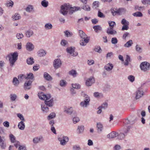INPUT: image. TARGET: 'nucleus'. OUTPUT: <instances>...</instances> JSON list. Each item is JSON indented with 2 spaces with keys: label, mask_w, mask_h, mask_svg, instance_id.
Returning a JSON list of instances; mask_svg holds the SVG:
<instances>
[{
  "label": "nucleus",
  "mask_w": 150,
  "mask_h": 150,
  "mask_svg": "<svg viewBox=\"0 0 150 150\" xmlns=\"http://www.w3.org/2000/svg\"><path fill=\"white\" fill-rule=\"evenodd\" d=\"M18 79L21 80L26 79V76L24 74L20 75L18 76Z\"/></svg>",
  "instance_id": "nucleus-53"
},
{
  "label": "nucleus",
  "mask_w": 150,
  "mask_h": 150,
  "mask_svg": "<svg viewBox=\"0 0 150 150\" xmlns=\"http://www.w3.org/2000/svg\"><path fill=\"white\" fill-rule=\"evenodd\" d=\"M62 64L61 62L59 59H56L54 60L53 66L55 69H57Z\"/></svg>",
  "instance_id": "nucleus-12"
},
{
  "label": "nucleus",
  "mask_w": 150,
  "mask_h": 150,
  "mask_svg": "<svg viewBox=\"0 0 150 150\" xmlns=\"http://www.w3.org/2000/svg\"><path fill=\"white\" fill-rule=\"evenodd\" d=\"M44 77L47 80L49 81L52 79V78L46 72L44 73Z\"/></svg>",
  "instance_id": "nucleus-26"
},
{
  "label": "nucleus",
  "mask_w": 150,
  "mask_h": 150,
  "mask_svg": "<svg viewBox=\"0 0 150 150\" xmlns=\"http://www.w3.org/2000/svg\"><path fill=\"white\" fill-rule=\"evenodd\" d=\"M64 33L65 35L67 37H70L73 35V34L71 32H70L68 30L65 31L64 32Z\"/></svg>",
  "instance_id": "nucleus-47"
},
{
  "label": "nucleus",
  "mask_w": 150,
  "mask_h": 150,
  "mask_svg": "<svg viewBox=\"0 0 150 150\" xmlns=\"http://www.w3.org/2000/svg\"><path fill=\"white\" fill-rule=\"evenodd\" d=\"M99 6V2L95 1L93 2V8L94 9L97 8Z\"/></svg>",
  "instance_id": "nucleus-45"
},
{
  "label": "nucleus",
  "mask_w": 150,
  "mask_h": 150,
  "mask_svg": "<svg viewBox=\"0 0 150 150\" xmlns=\"http://www.w3.org/2000/svg\"><path fill=\"white\" fill-rule=\"evenodd\" d=\"M133 44L132 40H129L124 45V46L126 47H129L132 46Z\"/></svg>",
  "instance_id": "nucleus-29"
},
{
  "label": "nucleus",
  "mask_w": 150,
  "mask_h": 150,
  "mask_svg": "<svg viewBox=\"0 0 150 150\" xmlns=\"http://www.w3.org/2000/svg\"><path fill=\"white\" fill-rule=\"evenodd\" d=\"M64 112H66L69 115H71L73 111V109L72 107L67 108L65 107L64 108Z\"/></svg>",
  "instance_id": "nucleus-16"
},
{
  "label": "nucleus",
  "mask_w": 150,
  "mask_h": 150,
  "mask_svg": "<svg viewBox=\"0 0 150 150\" xmlns=\"http://www.w3.org/2000/svg\"><path fill=\"white\" fill-rule=\"evenodd\" d=\"M46 54V52L44 50L41 49L38 52V55L40 57L45 56Z\"/></svg>",
  "instance_id": "nucleus-21"
},
{
  "label": "nucleus",
  "mask_w": 150,
  "mask_h": 150,
  "mask_svg": "<svg viewBox=\"0 0 150 150\" xmlns=\"http://www.w3.org/2000/svg\"><path fill=\"white\" fill-rule=\"evenodd\" d=\"M81 148L80 146L77 145H75L73 146V150H81Z\"/></svg>",
  "instance_id": "nucleus-58"
},
{
  "label": "nucleus",
  "mask_w": 150,
  "mask_h": 150,
  "mask_svg": "<svg viewBox=\"0 0 150 150\" xmlns=\"http://www.w3.org/2000/svg\"><path fill=\"white\" fill-rule=\"evenodd\" d=\"M136 50L138 52L141 53L142 51V48L140 46L138 45H137L136 46Z\"/></svg>",
  "instance_id": "nucleus-44"
},
{
  "label": "nucleus",
  "mask_w": 150,
  "mask_h": 150,
  "mask_svg": "<svg viewBox=\"0 0 150 150\" xmlns=\"http://www.w3.org/2000/svg\"><path fill=\"white\" fill-rule=\"evenodd\" d=\"M118 135V133L115 132H112L107 135V137L109 138H113Z\"/></svg>",
  "instance_id": "nucleus-17"
},
{
  "label": "nucleus",
  "mask_w": 150,
  "mask_h": 150,
  "mask_svg": "<svg viewBox=\"0 0 150 150\" xmlns=\"http://www.w3.org/2000/svg\"><path fill=\"white\" fill-rule=\"evenodd\" d=\"M111 41L112 44H116L117 43L118 40L116 38L114 37L112 38Z\"/></svg>",
  "instance_id": "nucleus-56"
},
{
  "label": "nucleus",
  "mask_w": 150,
  "mask_h": 150,
  "mask_svg": "<svg viewBox=\"0 0 150 150\" xmlns=\"http://www.w3.org/2000/svg\"><path fill=\"white\" fill-rule=\"evenodd\" d=\"M12 82L13 84L16 86H18L19 83L18 80L16 77H14L13 78Z\"/></svg>",
  "instance_id": "nucleus-35"
},
{
  "label": "nucleus",
  "mask_w": 150,
  "mask_h": 150,
  "mask_svg": "<svg viewBox=\"0 0 150 150\" xmlns=\"http://www.w3.org/2000/svg\"><path fill=\"white\" fill-rule=\"evenodd\" d=\"M94 50L95 51L99 53H100L102 52V50L100 46L96 47L94 49Z\"/></svg>",
  "instance_id": "nucleus-51"
},
{
  "label": "nucleus",
  "mask_w": 150,
  "mask_h": 150,
  "mask_svg": "<svg viewBox=\"0 0 150 150\" xmlns=\"http://www.w3.org/2000/svg\"><path fill=\"white\" fill-rule=\"evenodd\" d=\"M108 104L107 103L105 102L101 106H100V107L102 109H105V108H107L108 107Z\"/></svg>",
  "instance_id": "nucleus-52"
},
{
  "label": "nucleus",
  "mask_w": 150,
  "mask_h": 150,
  "mask_svg": "<svg viewBox=\"0 0 150 150\" xmlns=\"http://www.w3.org/2000/svg\"><path fill=\"white\" fill-rule=\"evenodd\" d=\"M10 98L11 100L12 101H14L17 97L16 95L15 94H11L10 95Z\"/></svg>",
  "instance_id": "nucleus-55"
},
{
  "label": "nucleus",
  "mask_w": 150,
  "mask_h": 150,
  "mask_svg": "<svg viewBox=\"0 0 150 150\" xmlns=\"http://www.w3.org/2000/svg\"><path fill=\"white\" fill-rule=\"evenodd\" d=\"M82 8L86 11H89L91 10V8L90 6L87 5L83 6L82 7Z\"/></svg>",
  "instance_id": "nucleus-42"
},
{
  "label": "nucleus",
  "mask_w": 150,
  "mask_h": 150,
  "mask_svg": "<svg viewBox=\"0 0 150 150\" xmlns=\"http://www.w3.org/2000/svg\"><path fill=\"white\" fill-rule=\"evenodd\" d=\"M18 54L16 52H15L12 54H9L7 56L10 64L11 66H12L15 62L18 59Z\"/></svg>",
  "instance_id": "nucleus-4"
},
{
  "label": "nucleus",
  "mask_w": 150,
  "mask_h": 150,
  "mask_svg": "<svg viewBox=\"0 0 150 150\" xmlns=\"http://www.w3.org/2000/svg\"><path fill=\"white\" fill-rule=\"evenodd\" d=\"M113 67V65L112 64L108 63L105 66L104 68L107 71H109L112 69Z\"/></svg>",
  "instance_id": "nucleus-19"
},
{
  "label": "nucleus",
  "mask_w": 150,
  "mask_h": 150,
  "mask_svg": "<svg viewBox=\"0 0 150 150\" xmlns=\"http://www.w3.org/2000/svg\"><path fill=\"white\" fill-rule=\"evenodd\" d=\"M78 7L71 8L69 4H65L61 6L60 13L65 16L67 14L68 11L69 10V13L72 14L75 11L79 10Z\"/></svg>",
  "instance_id": "nucleus-2"
},
{
  "label": "nucleus",
  "mask_w": 150,
  "mask_h": 150,
  "mask_svg": "<svg viewBox=\"0 0 150 150\" xmlns=\"http://www.w3.org/2000/svg\"><path fill=\"white\" fill-rule=\"evenodd\" d=\"M56 117V114L55 113H51L47 117V119L49 120L54 118Z\"/></svg>",
  "instance_id": "nucleus-37"
},
{
  "label": "nucleus",
  "mask_w": 150,
  "mask_h": 150,
  "mask_svg": "<svg viewBox=\"0 0 150 150\" xmlns=\"http://www.w3.org/2000/svg\"><path fill=\"white\" fill-rule=\"evenodd\" d=\"M72 86L74 88L77 89H79L80 88V86L77 83L72 84Z\"/></svg>",
  "instance_id": "nucleus-54"
},
{
  "label": "nucleus",
  "mask_w": 150,
  "mask_h": 150,
  "mask_svg": "<svg viewBox=\"0 0 150 150\" xmlns=\"http://www.w3.org/2000/svg\"><path fill=\"white\" fill-rule=\"evenodd\" d=\"M17 116L20 119L22 120L21 121H25V119L23 116L20 113H18L17 114Z\"/></svg>",
  "instance_id": "nucleus-48"
},
{
  "label": "nucleus",
  "mask_w": 150,
  "mask_h": 150,
  "mask_svg": "<svg viewBox=\"0 0 150 150\" xmlns=\"http://www.w3.org/2000/svg\"><path fill=\"white\" fill-rule=\"evenodd\" d=\"M108 23L110 27L108 28L113 29L114 26L116 25L115 22L114 21H109Z\"/></svg>",
  "instance_id": "nucleus-38"
},
{
  "label": "nucleus",
  "mask_w": 150,
  "mask_h": 150,
  "mask_svg": "<svg viewBox=\"0 0 150 150\" xmlns=\"http://www.w3.org/2000/svg\"><path fill=\"white\" fill-rule=\"evenodd\" d=\"M25 10L28 12L31 13L34 11V8L33 6L29 5L26 8Z\"/></svg>",
  "instance_id": "nucleus-18"
},
{
  "label": "nucleus",
  "mask_w": 150,
  "mask_h": 150,
  "mask_svg": "<svg viewBox=\"0 0 150 150\" xmlns=\"http://www.w3.org/2000/svg\"><path fill=\"white\" fill-rule=\"evenodd\" d=\"M129 25H123L122 27L121 30L122 31L124 30H127L129 28Z\"/></svg>",
  "instance_id": "nucleus-61"
},
{
  "label": "nucleus",
  "mask_w": 150,
  "mask_h": 150,
  "mask_svg": "<svg viewBox=\"0 0 150 150\" xmlns=\"http://www.w3.org/2000/svg\"><path fill=\"white\" fill-rule=\"evenodd\" d=\"M75 47H67V53H69L70 54H71L72 56L75 57L78 55L77 52H75Z\"/></svg>",
  "instance_id": "nucleus-8"
},
{
  "label": "nucleus",
  "mask_w": 150,
  "mask_h": 150,
  "mask_svg": "<svg viewBox=\"0 0 150 150\" xmlns=\"http://www.w3.org/2000/svg\"><path fill=\"white\" fill-rule=\"evenodd\" d=\"M33 34V30H28L25 33V35L27 37H30Z\"/></svg>",
  "instance_id": "nucleus-28"
},
{
  "label": "nucleus",
  "mask_w": 150,
  "mask_h": 150,
  "mask_svg": "<svg viewBox=\"0 0 150 150\" xmlns=\"http://www.w3.org/2000/svg\"><path fill=\"white\" fill-rule=\"evenodd\" d=\"M16 37L18 39H20L22 38L23 37V35L22 33H18L16 34Z\"/></svg>",
  "instance_id": "nucleus-60"
},
{
  "label": "nucleus",
  "mask_w": 150,
  "mask_h": 150,
  "mask_svg": "<svg viewBox=\"0 0 150 150\" xmlns=\"http://www.w3.org/2000/svg\"><path fill=\"white\" fill-rule=\"evenodd\" d=\"M140 68L142 71H146L150 69V64L146 62H142L140 64Z\"/></svg>",
  "instance_id": "nucleus-5"
},
{
  "label": "nucleus",
  "mask_w": 150,
  "mask_h": 150,
  "mask_svg": "<svg viewBox=\"0 0 150 150\" xmlns=\"http://www.w3.org/2000/svg\"><path fill=\"white\" fill-rule=\"evenodd\" d=\"M79 35L82 39L80 41V45L83 46L86 45L89 41V38L82 30H80L79 31Z\"/></svg>",
  "instance_id": "nucleus-3"
},
{
  "label": "nucleus",
  "mask_w": 150,
  "mask_h": 150,
  "mask_svg": "<svg viewBox=\"0 0 150 150\" xmlns=\"http://www.w3.org/2000/svg\"><path fill=\"white\" fill-rule=\"evenodd\" d=\"M34 78L33 75L32 73H29L27 74L26 76V79H30L29 80L32 81H33V79Z\"/></svg>",
  "instance_id": "nucleus-39"
},
{
  "label": "nucleus",
  "mask_w": 150,
  "mask_h": 150,
  "mask_svg": "<svg viewBox=\"0 0 150 150\" xmlns=\"http://www.w3.org/2000/svg\"><path fill=\"white\" fill-rule=\"evenodd\" d=\"M26 50L29 51H32L34 47L33 45L31 42H28L26 45Z\"/></svg>",
  "instance_id": "nucleus-15"
},
{
  "label": "nucleus",
  "mask_w": 150,
  "mask_h": 150,
  "mask_svg": "<svg viewBox=\"0 0 150 150\" xmlns=\"http://www.w3.org/2000/svg\"><path fill=\"white\" fill-rule=\"evenodd\" d=\"M59 141L60 142V144L62 145H65L68 142L69 139L67 137L63 136L62 137L59 138Z\"/></svg>",
  "instance_id": "nucleus-6"
},
{
  "label": "nucleus",
  "mask_w": 150,
  "mask_h": 150,
  "mask_svg": "<svg viewBox=\"0 0 150 150\" xmlns=\"http://www.w3.org/2000/svg\"><path fill=\"white\" fill-rule=\"evenodd\" d=\"M111 13L112 15L114 16L115 15L116 13H119V11L118 10H117V11L115 10L114 9H111Z\"/></svg>",
  "instance_id": "nucleus-50"
},
{
  "label": "nucleus",
  "mask_w": 150,
  "mask_h": 150,
  "mask_svg": "<svg viewBox=\"0 0 150 150\" xmlns=\"http://www.w3.org/2000/svg\"><path fill=\"white\" fill-rule=\"evenodd\" d=\"M68 44L67 41L65 40H62L61 42V44L62 45L64 46Z\"/></svg>",
  "instance_id": "nucleus-62"
},
{
  "label": "nucleus",
  "mask_w": 150,
  "mask_h": 150,
  "mask_svg": "<svg viewBox=\"0 0 150 150\" xmlns=\"http://www.w3.org/2000/svg\"><path fill=\"white\" fill-rule=\"evenodd\" d=\"M94 96L97 98H102L103 95L102 93H100L98 92H96L94 93Z\"/></svg>",
  "instance_id": "nucleus-36"
},
{
  "label": "nucleus",
  "mask_w": 150,
  "mask_h": 150,
  "mask_svg": "<svg viewBox=\"0 0 150 150\" xmlns=\"http://www.w3.org/2000/svg\"><path fill=\"white\" fill-rule=\"evenodd\" d=\"M84 129L83 126L81 125L79 126L77 130V132L79 133H81L83 132Z\"/></svg>",
  "instance_id": "nucleus-34"
},
{
  "label": "nucleus",
  "mask_w": 150,
  "mask_h": 150,
  "mask_svg": "<svg viewBox=\"0 0 150 150\" xmlns=\"http://www.w3.org/2000/svg\"><path fill=\"white\" fill-rule=\"evenodd\" d=\"M23 122L24 121H21L19 123L18 125V128L21 130H24L25 127V125Z\"/></svg>",
  "instance_id": "nucleus-22"
},
{
  "label": "nucleus",
  "mask_w": 150,
  "mask_h": 150,
  "mask_svg": "<svg viewBox=\"0 0 150 150\" xmlns=\"http://www.w3.org/2000/svg\"><path fill=\"white\" fill-rule=\"evenodd\" d=\"M10 137L12 143H14V146L17 148L19 146L20 144V142L15 140V138L14 136L12 134H11L10 135Z\"/></svg>",
  "instance_id": "nucleus-11"
},
{
  "label": "nucleus",
  "mask_w": 150,
  "mask_h": 150,
  "mask_svg": "<svg viewBox=\"0 0 150 150\" xmlns=\"http://www.w3.org/2000/svg\"><path fill=\"white\" fill-rule=\"evenodd\" d=\"M43 137L42 136L36 137H34L33 140V143L35 144H37L40 142H42L44 141Z\"/></svg>",
  "instance_id": "nucleus-9"
},
{
  "label": "nucleus",
  "mask_w": 150,
  "mask_h": 150,
  "mask_svg": "<svg viewBox=\"0 0 150 150\" xmlns=\"http://www.w3.org/2000/svg\"><path fill=\"white\" fill-rule=\"evenodd\" d=\"M69 74L70 75L74 77H76L77 74L76 71L73 69L70 71L69 72Z\"/></svg>",
  "instance_id": "nucleus-31"
},
{
  "label": "nucleus",
  "mask_w": 150,
  "mask_h": 150,
  "mask_svg": "<svg viewBox=\"0 0 150 150\" xmlns=\"http://www.w3.org/2000/svg\"><path fill=\"white\" fill-rule=\"evenodd\" d=\"M66 81L64 80H61L60 81V85L62 86H64L66 85Z\"/></svg>",
  "instance_id": "nucleus-64"
},
{
  "label": "nucleus",
  "mask_w": 150,
  "mask_h": 150,
  "mask_svg": "<svg viewBox=\"0 0 150 150\" xmlns=\"http://www.w3.org/2000/svg\"><path fill=\"white\" fill-rule=\"evenodd\" d=\"M128 79L131 82H133L135 80V77L134 76L131 75L128 76Z\"/></svg>",
  "instance_id": "nucleus-46"
},
{
  "label": "nucleus",
  "mask_w": 150,
  "mask_h": 150,
  "mask_svg": "<svg viewBox=\"0 0 150 150\" xmlns=\"http://www.w3.org/2000/svg\"><path fill=\"white\" fill-rule=\"evenodd\" d=\"M52 28V24L50 23H46L45 25V28L47 30H49Z\"/></svg>",
  "instance_id": "nucleus-33"
},
{
  "label": "nucleus",
  "mask_w": 150,
  "mask_h": 150,
  "mask_svg": "<svg viewBox=\"0 0 150 150\" xmlns=\"http://www.w3.org/2000/svg\"><path fill=\"white\" fill-rule=\"evenodd\" d=\"M46 105L43 104L41 105V109L44 112H47L49 111V108Z\"/></svg>",
  "instance_id": "nucleus-23"
},
{
  "label": "nucleus",
  "mask_w": 150,
  "mask_h": 150,
  "mask_svg": "<svg viewBox=\"0 0 150 150\" xmlns=\"http://www.w3.org/2000/svg\"><path fill=\"white\" fill-rule=\"evenodd\" d=\"M41 4L43 6L46 7L48 5V2L46 0H43L42 1Z\"/></svg>",
  "instance_id": "nucleus-43"
},
{
  "label": "nucleus",
  "mask_w": 150,
  "mask_h": 150,
  "mask_svg": "<svg viewBox=\"0 0 150 150\" xmlns=\"http://www.w3.org/2000/svg\"><path fill=\"white\" fill-rule=\"evenodd\" d=\"M21 18L20 15L18 13H15L12 17V18L14 20H17L20 19Z\"/></svg>",
  "instance_id": "nucleus-30"
},
{
  "label": "nucleus",
  "mask_w": 150,
  "mask_h": 150,
  "mask_svg": "<svg viewBox=\"0 0 150 150\" xmlns=\"http://www.w3.org/2000/svg\"><path fill=\"white\" fill-rule=\"evenodd\" d=\"M121 23L123 25H129V22L127 21L125 18L122 19L121 21Z\"/></svg>",
  "instance_id": "nucleus-40"
},
{
  "label": "nucleus",
  "mask_w": 150,
  "mask_h": 150,
  "mask_svg": "<svg viewBox=\"0 0 150 150\" xmlns=\"http://www.w3.org/2000/svg\"><path fill=\"white\" fill-rule=\"evenodd\" d=\"M118 138L120 139H123L125 136L124 134L123 133H120L119 135L118 134Z\"/></svg>",
  "instance_id": "nucleus-59"
},
{
  "label": "nucleus",
  "mask_w": 150,
  "mask_h": 150,
  "mask_svg": "<svg viewBox=\"0 0 150 150\" xmlns=\"http://www.w3.org/2000/svg\"><path fill=\"white\" fill-rule=\"evenodd\" d=\"M6 139L4 137H1L0 135V143L6 142Z\"/></svg>",
  "instance_id": "nucleus-63"
},
{
  "label": "nucleus",
  "mask_w": 150,
  "mask_h": 150,
  "mask_svg": "<svg viewBox=\"0 0 150 150\" xmlns=\"http://www.w3.org/2000/svg\"><path fill=\"white\" fill-rule=\"evenodd\" d=\"M93 28L94 30L96 33L102 30V28L100 25H97L93 27Z\"/></svg>",
  "instance_id": "nucleus-27"
},
{
  "label": "nucleus",
  "mask_w": 150,
  "mask_h": 150,
  "mask_svg": "<svg viewBox=\"0 0 150 150\" xmlns=\"http://www.w3.org/2000/svg\"><path fill=\"white\" fill-rule=\"evenodd\" d=\"M0 146L2 149H4L6 146V142L0 143Z\"/></svg>",
  "instance_id": "nucleus-57"
},
{
  "label": "nucleus",
  "mask_w": 150,
  "mask_h": 150,
  "mask_svg": "<svg viewBox=\"0 0 150 150\" xmlns=\"http://www.w3.org/2000/svg\"><path fill=\"white\" fill-rule=\"evenodd\" d=\"M107 33L109 35H114L117 33L116 31L113 29L111 28H108L107 31Z\"/></svg>",
  "instance_id": "nucleus-20"
},
{
  "label": "nucleus",
  "mask_w": 150,
  "mask_h": 150,
  "mask_svg": "<svg viewBox=\"0 0 150 150\" xmlns=\"http://www.w3.org/2000/svg\"><path fill=\"white\" fill-rule=\"evenodd\" d=\"M132 15L135 17H141L143 16L142 13L140 12H137L132 14Z\"/></svg>",
  "instance_id": "nucleus-41"
},
{
  "label": "nucleus",
  "mask_w": 150,
  "mask_h": 150,
  "mask_svg": "<svg viewBox=\"0 0 150 150\" xmlns=\"http://www.w3.org/2000/svg\"><path fill=\"white\" fill-rule=\"evenodd\" d=\"M90 101V98L88 96L86 97V99L84 101L81 102L80 105L83 107H86L87 105H89V102Z\"/></svg>",
  "instance_id": "nucleus-10"
},
{
  "label": "nucleus",
  "mask_w": 150,
  "mask_h": 150,
  "mask_svg": "<svg viewBox=\"0 0 150 150\" xmlns=\"http://www.w3.org/2000/svg\"><path fill=\"white\" fill-rule=\"evenodd\" d=\"M13 5V2L11 0L7 1L5 4V5L8 7H12Z\"/></svg>",
  "instance_id": "nucleus-32"
},
{
  "label": "nucleus",
  "mask_w": 150,
  "mask_h": 150,
  "mask_svg": "<svg viewBox=\"0 0 150 150\" xmlns=\"http://www.w3.org/2000/svg\"><path fill=\"white\" fill-rule=\"evenodd\" d=\"M144 92L141 88H138L135 92V98L138 99L143 95Z\"/></svg>",
  "instance_id": "nucleus-7"
},
{
  "label": "nucleus",
  "mask_w": 150,
  "mask_h": 150,
  "mask_svg": "<svg viewBox=\"0 0 150 150\" xmlns=\"http://www.w3.org/2000/svg\"><path fill=\"white\" fill-rule=\"evenodd\" d=\"M26 62L27 64L29 65H32L34 63V59L32 57L28 58L26 60Z\"/></svg>",
  "instance_id": "nucleus-25"
},
{
  "label": "nucleus",
  "mask_w": 150,
  "mask_h": 150,
  "mask_svg": "<svg viewBox=\"0 0 150 150\" xmlns=\"http://www.w3.org/2000/svg\"><path fill=\"white\" fill-rule=\"evenodd\" d=\"M33 81L31 80H28L25 82L24 84V88L25 89L29 90L31 88V86Z\"/></svg>",
  "instance_id": "nucleus-14"
},
{
  "label": "nucleus",
  "mask_w": 150,
  "mask_h": 150,
  "mask_svg": "<svg viewBox=\"0 0 150 150\" xmlns=\"http://www.w3.org/2000/svg\"><path fill=\"white\" fill-rule=\"evenodd\" d=\"M40 99L45 100V104L48 106L51 107L52 106L54 103L53 98H51V96L50 94H45L43 93H39L38 95Z\"/></svg>",
  "instance_id": "nucleus-1"
},
{
  "label": "nucleus",
  "mask_w": 150,
  "mask_h": 150,
  "mask_svg": "<svg viewBox=\"0 0 150 150\" xmlns=\"http://www.w3.org/2000/svg\"><path fill=\"white\" fill-rule=\"evenodd\" d=\"M142 2L144 4L150 5V0H142Z\"/></svg>",
  "instance_id": "nucleus-49"
},
{
  "label": "nucleus",
  "mask_w": 150,
  "mask_h": 150,
  "mask_svg": "<svg viewBox=\"0 0 150 150\" xmlns=\"http://www.w3.org/2000/svg\"><path fill=\"white\" fill-rule=\"evenodd\" d=\"M95 80L93 77H90L86 81V85L88 86H91L93 83H94Z\"/></svg>",
  "instance_id": "nucleus-13"
},
{
  "label": "nucleus",
  "mask_w": 150,
  "mask_h": 150,
  "mask_svg": "<svg viewBox=\"0 0 150 150\" xmlns=\"http://www.w3.org/2000/svg\"><path fill=\"white\" fill-rule=\"evenodd\" d=\"M97 127L98 128V132H101L102 131L103 129V126L101 123H97Z\"/></svg>",
  "instance_id": "nucleus-24"
}]
</instances>
